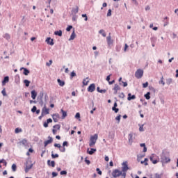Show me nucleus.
Listing matches in <instances>:
<instances>
[{"instance_id": "1", "label": "nucleus", "mask_w": 178, "mask_h": 178, "mask_svg": "<svg viewBox=\"0 0 178 178\" xmlns=\"http://www.w3.org/2000/svg\"><path fill=\"white\" fill-rule=\"evenodd\" d=\"M97 140H98V134H95L93 136H90L89 147L95 146L97 143Z\"/></svg>"}, {"instance_id": "2", "label": "nucleus", "mask_w": 178, "mask_h": 178, "mask_svg": "<svg viewBox=\"0 0 178 178\" xmlns=\"http://www.w3.org/2000/svg\"><path fill=\"white\" fill-rule=\"evenodd\" d=\"M170 161V158L168 157L166 153L163 152L161 154V162H162V163H168Z\"/></svg>"}, {"instance_id": "3", "label": "nucleus", "mask_w": 178, "mask_h": 178, "mask_svg": "<svg viewBox=\"0 0 178 178\" xmlns=\"http://www.w3.org/2000/svg\"><path fill=\"white\" fill-rule=\"evenodd\" d=\"M149 160L154 165H156V163L159 162V159H158L156 155H155L154 154H152V156H150Z\"/></svg>"}, {"instance_id": "4", "label": "nucleus", "mask_w": 178, "mask_h": 178, "mask_svg": "<svg viewBox=\"0 0 178 178\" xmlns=\"http://www.w3.org/2000/svg\"><path fill=\"white\" fill-rule=\"evenodd\" d=\"M143 76H144V71L141 69L137 70L135 72V77H136V79H141Z\"/></svg>"}, {"instance_id": "5", "label": "nucleus", "mask_w": 178, "mask_h": 178, "mask_svg": "<svg viewBox=\"0 0 178 178\" xmlns=\"http://www.w3.org/2000/svg\"><path fill=\"white\" fill-rule=\"evenodd\" d=\"M113 177H119L120 176H122V171L119 170L118 169H115L112 172Z\"/></svg>"}, {"instance_id": "6", "label": "nucleus", "mask_w": 178, "mask_h": 178, "mask_svg": "<svg viewBox=\"0 0 178 178\" xmlns=\"http://www.w3.org/2000/svg\"><path fill=\"white\" fill-rule=\"evenodd\" d=\"M29 163H31L30 165H29ZM34 164L31 163V161H27L26 163V168H25V173H29V171L30 170V169H31L33 168Z\"/></svg>"}, {"instance_id": "7", "label": "nucleus", "mask_w": 178, "mask_h": 178, "mask_svg": "<svg viewBox=\"0 0 178 178\" xmlns=\"http://www.w3.org/2000/svg\"><path fill=\"white\" fill-rule=\"evenodd\" d=\"M122 172H127L129 170V165L127 164V161H124L122 163Z\"/></svg>"}, {"instance_id": "8", "label": "nucleus", "mask_w": 178, "mask_h": 178, "mask_svg": "<svg viewBox=\"0 0 178 178\" xmlns=\"http://www.w3.org/2000/svg\"><path fill=\"white\" fill-rule=\"evenodd\" d=\"M42 113H43L44 116H45V115H49V108H47V104H44V107L42 108Z\"/></svg>"}, {"instance_id": "9", "label": "nucleus", "mask_w": 178, "mask_h": 178, "mask_svg": "<svg viewBox=\"0 0 178 178\" xmlns=\"http://www.w3.org/2000/svg\"><path fill=\"white\" fill-rule=\"evenodd\" d=\"M88 92H94L95 91V83H91L88 88Z\"/></svg>"}, {"instance_id": "10", "label": "nucleus", "mask_w": 178, "mask_h": 178, "mask_svg": "<svg viewBox=\"0 0 178 178\" xmlns=\"http://www.w3.org/2000/svg\"><path fill=\"white\" fill-rule=\"evenodd\" d=\"M51 116L54 123H58V119L60 118V116L59 115V113H54Z\"/></svg>"}, {"instance_id": "11", "label": "nucleus", "mask_w": 178, "mask_h": 178, "mask_svg": "<svg viewBox=\"0 0 178 178\" xmlns=\"http://www.w3.org/2000/svg\"><path fill=\"white\" fill-rule=\"evenodd\" d=\"M106 41L108 45L110 47V45H112L113 44V40H112V37L111 36V33H109V35L106 37Z\"/></svg>"}, {"instance_id": "12", "label": "nucleus", "mask_w": 178, "mask_h": 178, "mask_svg": "<svg viewBox=\"0 0 178 178\" xmlns=\"http://www.w3.org/2000/svg\"><path fill=\"white\" fill-rule=\"evenodd\" d=\"M52 141H54V138H52L51 136H48V140L44 142V147H47L48 144H51Z\"/></svg>"}, {"instance_id": "13", "label": "nucleus", "mask_w": 178, "mask_h": 178, "mask_svg": "<svg viewBox=\"0 0 178 178\" xmlns=\"http://www.w3.org/2000/svg\"><path fill=\"white\" fill-rule=\"evenodd\" d=\"M6 83H9V76H4V78L1 82L2 86H6Z\"/></svg>"}, {"instance_id": "14", "label": "nucleus", "mask_w": 178, "mask_h": 178, "mask_svg": "<svg viewBox=\"0 0 178 178\" xmlns=\"http://www.w3.org/2000/svg\"><path fill=\"white\" fill-rule=\"evenodd\" d=\"M46 42H47V44H48L49 45H54V44H55L54 42V39H51V38H47V39H46Z\"/></svg>"}, {"instance_id": "15", "label": "nucleus", "mask_w": 178, "mask_h": 178, "mask_svg": "<svg viewBox=\"0 0 178 178\" xmlns=\"http://www.w3.org/2000/svg\"><path fill=\"white\" fill-rule=\"evenodd\" d=\"M21 70H24L23 74H24V76H29V74H30V70H29V69L27 68L22 67Z\"/></svg>"}, {"instance_id": "16", "label": "nucleus", "mask_w": 178, "mask_h": 178, "mask_svg": "<svg viewBox=\"0 0 178 178\" xmlns=\"http://www.w3.org/2000/svg\"><path fill=\"white\" fill-rule=\"evenodd\" d=\"M42 98H44V92L41 91L37 97V101H42Z\"/></svg>"}, {"instance_id": "17", "label": "nucleus", "mask_w": 178, "mask_h": 178, "mask_svg": "<svg viewBox=\"0 0 178 178\" xmlns=\"http://www.w3.org/2000/svg\"><path fill=\"white\" fill-rule=\"evenodd\" d=\"M129 144L131 145L133 144V134H129L128 136Z\"/></svg>"}, {"instance_id": "18", "label": "nucleus", "mask_w": 178, "mask_h": 178, "mask_svg": "<svg viewBox=\"0 0 178 178\" xmlns=\"http://www.w3.org/2000/svg\"><path fill=\"white\" fill-rule=\"evenodd\" d=\"M60 112H61V113H62V117H61L62 119H65L66 117L67 116V112L65 111H64L63 108H62V109L60 110Z\"/></svg>"}, {"instance_id": "19", "label": "nucleus", "mask_w": 178, "mask_h": 178, "mask_svg": "<svg viewBox=\"0 0 178 178\" xmlns=\"http://www.w3.org/2000/svg\"><path fill=\"white\" fill-rule=\"evenodd\" d=\"M127 99L128 101H131V99H136V95H131V93H129Z\"/></svg>"}, {"instance_id": "20", "label": "nucleus", "mask_w": 178, "mask_h": 178, "mask_svg": "<svg viewBox=\"0 0 178 178\" xmlns=\"http://www.w3.org/2000/svg\"><path fill=\"white\" fill-rule=\"evenodd\" d=\"M72 15H77L79 13V6H76L75 8H72Z\"/></svg>"}, {"instance_id": "21", "label": "nucleus", "mask_w": 178, "mask_h": 178, "mask_svg": "<svg viewBox=\"0 0 178 178\" xmlns=\"http://www.w3.org/2000/svg\"><path fill=\"white\" fill-rule=\"evenodd\" d=\"M31 94L32 99H35V98H37V92L35 90H32Z\"/></svg>"}, {"instance_id": "22", "label": "nucleus", "mask_w": 178, "mask_h": 178, "mask_svg": "<svg viewBox=\"0 0 178 178\" xmlns=\"http://www.w3.org/2000/svg\"><path fill=\"white\" fill-rule=\"evenodd\" d=\"M47 165L48 166H51V168H55V161L51 160L47 161Z\"/></svg>"}, {"instance_id": "23", "label": "nucleus", "mask_w": 178, "mask_h": 178, "mask_svg": "<svg viewBox=\"0 0 178 178\" xmlns=\"http://www.w3.org/2000/svg\"><path fill=\"white\" fill-rule=\"evenodd\" d=\"M57 82H58V85L60 86V87H63L65 86V81H62V80H60V79H58Z\"/></svg>"}, {"instance_id": "24", "label": "nucleus", "mask_w": 178, "mask_h": 178, "mask_svg": "<svg viewBox=\"0 0 178 178\" xmlns=\"http://www.w3.org/2000/svg\"><path fill=\"white\" fill-rule=\"evenodd\" d=\"M54 35H58V37H62V30L56 31L54 32Z\"/></svg>"}, {"instance_id": "25", "label": "nucleus", "mask_w": 178, "mask_h": 178, "mask_svg": "<svg viewBox=\"0 0 178 178\" xmlns=\"http://www.w3.org/2000/svg\"><path fill=\"white\" fill-rule=\"evenodd\" d=\"M95 152H97V149L91 148L90 151L88 150L89 155H92Z\"/></svg>"}, {"instance_id": "26", "label": "nucleus", "mask_w": 178, "mask_h": 178, "mask_svg": "<svg viewBox=\"0 0 178 178\" xmlns=\"http://www.w3.org/2000/svg\"><path fill=\"white\" fill-rule=\"evenodd\" d=\"M74 38H76V33H74V30L70 35L69 41H72V40H74Z\"/></svg>"}, {"instance_id": "27", "label": "nucleus", "mask_w": 178, "mask_h": 178, "mask_svg": "<svg viewBox=\"0 0 178 178\" xmlns=\"http://www.w3.org/2000/svg\"><path fill=\"white\" fill-rule=\"evenodd\" d=\"M15 83L16 84H19L20 83V76L19 75H16L15 77Z\"/></svg>"}, {"instance_id": "28", "label": "nucleus", "mask_w": 178, "mask_h": 178, "mask_svg": "<svg viewBox=\"0 0 178 178\" xmlns=\"http://www.w3.org/2000/svg\"><path fill=\"white\" fill-rule=\"evenodd\" d=\"M145 99H151V92H147L145 95H144Z\"/></svg>"}, {"instance_id": "29", "label": "nucleus", "mask_w": 178, "mask_h": 178, "mask_svg": "<svg viewBox=\"0 0 178 178\" xmlns=\"http://www.w3.org/2000/svg\"><path fill=\"white\" fill-rule=\"evenodd\" d=\"M30 83H31L28 79L24 80V83L25 84V87H30Z\"/></svg>"}, {"instance_id": "30", "label": "nucleus", "mask_w": 178, "mask_h": 178, "mask_svg": "<svg viewBox=\"0 0 178 178\" xmlns=\"http://www.w3.org/2000/svg\"><path fill=\"white\" fill-rule=\"evenodd\" d=\"M108 137L109 138H111V140H113L115 138V134L112 131H110L108 133Z\"/></svg>"}, {"instance_id": "31", "label": "nucleus", "mask_w": 178, "mask_h": 178, "mask_svg": "<svg viewBox=\"0 0 178 178\" xmlns=\"http://www.w3.org/2000/svg\"><path fill=\"white\" fill-rule=\"evenodd\" d=\"M140 147H143V152H147V146L145 145V143H140Z\"/></svg>"}, {"instance_id": "32", "label": "nucleus", "mask_w": 178, "mask_h": 178, "mask_svg": "<svg viewBox=\"0 0 178 178\" xmlns=\"http://www.w3.org/2000/svg\"><path fill=\"white\" fill-rule=\"evenodd\" d=\"M99 34H102L103 37H106V33H105V31L104 29H101L99 31Z\"/></svg>"}, {"instance_id": "33", "label": "nucleus", "mask_w": 178, "mask_h": 178, "mask_svg": "<svg viewBox=\"0 0 178 178\" xmlns=\"http://www.w3.org/2000/svg\"><path fill=\"white\" fill-rule=\"evenodd\" d=\"M72 22H77V19L79 16L76 14H72Z\"/></svg>"}, {"instance_id": "34", "label": "nucleus", "mask_w": 178, "mask_h": 178, "mask_svg": "<svg viewBox=\"0 0 178 178\" xmlns=\"http://www.w3.org/2000/svg\"><path fill=\"white\" fill-rule=\"evenodd\" d=\"M145 156V154H138L137 155V161H140V159L144 158Z\"/></svg>"}, {"instance_id": "35", "label": "nucleus", "mask_w": 178, "mask_h": 178, "mask_svg": "<svg viewBox=\"0 0 178 178\" xmlns=\"http://www.w3.org/2000/svg\"><path fill=\"white\" fill-rule=\"evenodd\" d=\"M51 158L53 159H55L56 158H59V154H54V152H51Z\"/></svg>"}, {"instance_id": "36", "label": "nucleus", "mask_w": 178, "mask_h": 178, "mask_svg": "<svg viewBox=\"0 0 178 178\" xmlns=\"http://www.w3.org/2000/svg\"><path fill=\"white\" fill-rule=\"evenodd\" d=\"M60 152H66V147H62V145L59 148Z\"/></svg>"}, {"instance_id": "37", "label": "nucleus", "mask_w": 178, "mask_h": 178, "mask_svg": "<svg viewBox=\"0 0 178 178\" xmlns=\"http://www.w3.org/2000/svg\"><path fill=\"white\" fill-rule=\"evenodd\" d=\"M113 90L119 91V90H120V86H119V85H118V84H115V86L113 88Z\"/></svg>"}, {"instance_id": "38", "label": "nucleus", "mask_w": 178, "mask_h": 178, "mask_svg": "<svg viewBox=\"0 0 178 178\" xmlns=\"http://www.w3.org/2000/svg\"><path fill=\"white\" fill-rule=\"evenodd\" d=\"M88 79V77L83 79V86H88V85L89 81H87Z\"/></svg>"}, {"instance_id": "39", "label": "nucleus", "mask_w": 178, "mask_h": 178, "mask_svg": "<svg viewBox=\"0 0 178 178\" xmlns=\"http://www.w3.org/2000/svg\"><path fill=\"white\" fill-rule=\"evenodd\" d=\"M172 78H168L166 80V84H168V86H170V84H172Z\"/></svg>"}, {"instance_id": "40", "label": "nucleus", "mask_w": 178, "mask_h": 178, "mask_svg": "<svg viewBox=\"0 0 178 178\" xmlns=\"http://www.w3.org/2000/svg\"><path fill=\"white\" fill-rule=\"evenodd\" d=\"M19 143H20V144H22V145H27V140H26V139H23Z\"/></svg>"}, {"instance_id": "41", "label": "nucleus", "mask_w": 178, "mask_h": 178, "mask_svg": "<svg viewBox=\"0 0 178 178\" xmlns=\"http://www.w3.org/2000/svg\"><path fill=\"white\" fill-rule=\"evenodd\" d=\"M60 175L61 176H66V175H67V171H66V170H62V171L60 172Z\"/></svg>"}, {"instance_id": "42", "label": "nucleus", "mask_w": 178, "mask_h": 178, "mask_svg": "<svg viewBox=\"0 0 178 178\" xmlns=\"http://www.w3.org/2000/svg\"><path fill=\"white\" fill-rule=\"evenodd\" d=\"M3 38H5L6 40H10V35H9V33H6L3 35Z\"/></svg>"}, {"instance_id": "43", "label": "nucleus", "mask_w": 178, "mask_h": 178, "mask_svg": "<svg viewBox=\"0 0 178 178\" xmlns=\"http://www.w3.org/2000/svg\"><path fill=\"white\" fill-rule=\"evenodd\" d=\"M0 163H3L4 165V166H6L8 165V163L6 162V161L5 159H1L0 160Z\"/></svg>"}, {"instance_id": "44", "label": "nucleus", "mask_w": 178, "mask_h": 178, "mask_svg": "<svg viewBox=\"0 0 178 178\" xmlns=\"http://www.w3.org/2000/svg\"><path fill=\"white\" fill-rule=\"evenodd\" d=\"M22 129H20V128H16V129H15V133L16 134H17V133H22Z\"/></svg>"}, {"instance_id": "45", "label": "nucleus", "mask_w": 178, "mask_h": 178, "mask_svg": "<svg viewBox=\"0 0 178 178\" xmlns=\"http://www.w3.org/2000/svg\"><path fill=\"white\" fill-rule=\"evenodd\" d=\"M16 169H17V166L16 165V164H13L12 165V170H13V172H16Z\"/></svg>"}, {"instance_id": "46", "label": "nucleus", "mask_w": 178, "mask_h": 178, "mask_svg": "<svg viewBox=\"0 0 178 178\" xmlns=\"http://www.w3.org/2000/svg\"><path fill=\"white\" fill-rule=\"evenodd\" d=\"M54 129H56L57 130H60V124H55L53 126Z\"/></svg>"}, {"instance_id": "47", "label": "nucleus", "mask_w": 178, "mask_h": 178, "mask_svg": "<svg viewBox=\"0 0 178 178\" xmlns=\"http://www.w3.org/2000/svg\"><path fill=\"white\" fill-rule=\"evenodd\" d=\"M106 16L107 17L112 16V10L108 9Z\"/></svg>"}, {"instance_id": "48", "label": "nucleus", "mask_w": 178, "mask_h": 178, "mask_svg": "<svg viewBox=\"0 0 178 178\" xmlns=\"http://www.w3.org/2000/svg\"><path fill=\"white\" fill-rule=\"evenodd\" d=\"M159 84H163V86L165 85V81H163V76H161V80L159 81Z\"/></svg>"}, {"instance_id": "49", "label": "nucleus", "mask_w": 178, "mask_h": 178, "mask_svg": "<svg viewBox=\"0 0 178 178\" xmlns=\"http://www.w3.org/2000/svg\"><path fill=\"white\" fill-rule=\"evenodd\" d=\"M122 118V115H119L115 118V120L118 121V123H120V118Z\"/></svg>"}, {"instance_id": "50", "label": "nucleus", "mask_w": 178, "mask_h": 178, "mask_svg": "<svg viewBox=\"0 0 178 178\" xmlns=\"http://www.w3.org/2000/svg\"><path fill=\"white\" fill-rule=\"evenodd\" d=\"M1 94H2V95H3V97H6V95H8L6 94V90L5 88H3V89L2 90Z\"/></svg>"}, {"instance_id": "51", "label": "nucleus", "mask_w": 178, "mask_h": 178, "mask_svg": "<svg viewBox=\"0 0 178 178\" xmlns=\"http://www.w3.org/2000/svg\"><path fill=\"white\" fill-rule=\"evenodd\" d=\"M37 111V106H33V108H31V112L33 113H35V111Z\"/></svg>"}, {"instance_id": "52", "label": "nucleus", "mask_w": 178, "mask_h": 178, "mask_svg": "<svg viewBox=\"0 0 178 178\" xmlns=\"http://www.w3.org/2000/svg\"><path fill=\"white\" fill-rule=\"evenodd\" d=\"M72 29H73V26L69 25V26L66 28V31H70V30H72Z\"/></svg>"}, {"instance_id": "53", "label": "nucleus", "mask_w": 178, "mask_h": 178, "mask_svg": "<svg viewBox=\"0 0 178 178\" xmlns=\"http://www.w3.org/2000/svg\"><path fill=\"white\" fill-rule=\"evenodd\" d=\"M112 111H114L115 113H118V112H119V108L116 107H112Z\"/></svg>"}, {"instance_id": "54", "label": "nucleus", "mask_w": 178, "mask_h": 178, "mask_svg": "<svg viewBox=\"0 0 178 178\" xmlns=\"http://www.w3.org/2000/svg\"><path fill=\"white\" fill-rule=\"evenodd\" d=\"M82 17H84L85 22H87L88 20V17H87V14H82Z\"/></svg>"}, {"instance_id": "55", "label": "nucleus", "mask_w": 178, "mask_h": 178, "mask_svg": "<svg viewBox=\"0 0 178 178\" xmlns=\"http://www.w3.org/2000/svg\"><path fill=\"white\" fill-rule=\"evenodd\" d=\"M68 145H69V143H67V141H64L63 143V147H68Z\"/></svg>"}, {"instance_id": "56", "label": "nucleus", "mask_w": 178, "mask_h": 178, "mask_svg": "<svg viewBox=\"0 0 178 178\" xmlns=\"http://www.w3.org/2000/svg\"><path fill=\"white\" fill-rule=\"evenodd\" d=\"M96 172H97L98 175H102V171L99 168H96Z\"/></svg>"}, {"instance_id": "57", "label": "nucleus", "mask_w": 178, "mask_h": 178, "mask_svg": "<svg viewBox=\"0 0 178 178\" xmlns=\"http://www.w3.org/2000/svg\"><path fill=\"white\" fill-rule=\"evenodd\" d=\"M51 176H52V177H56V176H58V172H53L51 173Z\"/></svg>"}, {"instance_id": "58", "label": "nucleus", "mask_w": 178, "mask_h": 178, "mask_svg": "<svg viewBox=\"0 0 178 178\" xmlns=\"http://www.w3.org/2000/svg\"><path fill=\"white\" fill-rule=\"evenodd\" d=\"M70 76L72 78L76 77V72H74V71L72 72Z\"/></svg>"}, {"instance_id": "59", "label": "nucleus", "mask_w": 178, "mask_h": 178, "mask_svg": "<svg viewBox=\"0 0 178 178\" xmlns=\"http://www.w3.org/2000/svg\"><path fill=\"white\" fill-rule=\"evenodd\" d=\"M111 76H112V74H110L108 76H106V81H108V82L110 81Z\"/></svg>"}, {"instance_id": "60", "label": "nucleus", "mask_w": 178, "mask_h": 178, "mask_svg": "<svg viewBox=\"0 0 178 178\" xmlns=\"http://www.w3.org/2000/svg\"><path fill=\"white\" fill-rule=\"evenodd\" d=\"M75 119H80V113H76Z\"/></svg>"}, {"instance_id": "61", "label": "nucleus", "mask_w": 178, "mask_h": 178, "mask_svg": "<svg viewBox=\"0 0 178 178\" xmlns=\"http://www.w3.org/2000/svg\"><path fill=\"white\" fill-rule=\"evenodd\" d=\"M143 88H147L148 87V82H145L143 84Z\"/></svg>"}, {"instance_id": "62", "label": "nucleus", "mask_w": 178, "mask_h": 178, "mask_svg": "<svg viewBox=\"0 0 178 178\" xmlns=\"http://www.w3.org/2000/svg\"><path fill=\"white\" fill-rule=\"evenodd\" d=\"M51 65H52V60H49V61L46 63V66H51Z\"/></svg>"}, {"instance_id": "63", "label": "nucleus", "mask_w": 178, "mask_h": 178, "mask_svg": "<svg viewBox=\"0 0 178 178\" xmlns=\"http://www.w3.org/2000/svg\"><path fill=\"white\" fill-rule=\"evenodd\" d=\"M85 162L88 165H90V163H91V161L90 160L87 159V158H85Z\"/></svg>"}, {"instance_id": "64", "label": "nucleus", "mask_w": 178, "mask_h": 178, "mask_svg": "<svg viewBox=\"0 0 178 178\" xmlns=\"http://www.w3.org/2000/svg\"><path fill=\"white\" fill-rule=\"evenodd\" d=\"M162 177V175H159V174H158V173H156V175H155V178H161Z\"/></svg>"}]
</instances>
